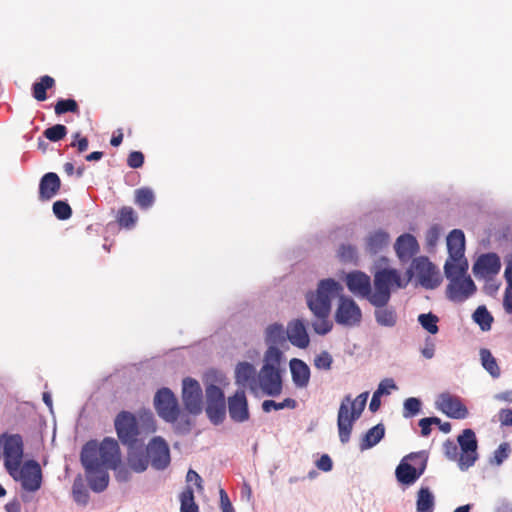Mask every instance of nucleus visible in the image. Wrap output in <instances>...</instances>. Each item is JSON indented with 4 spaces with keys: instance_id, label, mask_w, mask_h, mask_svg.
<instances>
[{
    "instance_id": "nucleus-1",
    "label": "nucleus",
    "mask_w": 512,
    "mask_h": 512,
    "mask_svg": "<svg viewBox=\"0 0 512 512\" xmlns=\"http://www.w3.org/2000/svg\"><path fill=\"white\" fill-rule=\"evenodd\" d=\"M342 284L334 278L321 279L315 290H309L305 294L308 309L313 315L309 323L313 332L325 336L333 329L330 320L332 302L338 297L337 307L334 312V320L338 325L353 328L359 326L362 321V310L351 297L341 295Z\"/></svg>"
},
{
    "instance_id": "nucleus-2",
    "label": "nucleus",
    "mask_w": 512,
    "mask_h": 512,
    "mask_svg": "<svg viewBox=\"0 0 512 512\" xmlns=\"http://www.w3.org/2000/svg\"><path fill=\"white\" fill-rule=\"evenodd\" d=\"M121 460L119 443L112 437H105L100 444L88 441L81 449L80 461L85 470H97L99 466L115 468Z\"/></svg>"
},
{
    "instance_id": "nucleus-3",
    "label": "nucleus",
    "mask_w": 512,
    "mask_h": 512,
    "mask_svg": "<svg viewBox=\"0 0 512 512\" xmlns=\"http://www.w3.org/2000/svg\"><path fill=\"white\" fill-rule=\"evenodd\" d=\"M369 392L359 394L355 399L345 395L341 400L337 413V428L342 444L350 441L354 423L361 417L367 403Z\"/></svg>"
},
{
    "instance_id": "nucleus-4",
    "label": "nucleus",
    "mask_w": 512,
    "mask_h": 512,
    "mask_svg": "<svg viewBox=\"0 0 512 512\" xmlns=\"http://www.w3.org/2000/svg\"><path fill=\"white\" fill-rule=\"evenodd\" d=\"M283 358H279L274 350L265 351L263 365L257 375V384L264 394L276 397L283 389L280 365Z\"/></svg>"
},
{
    "instance_id": "nucleus-5",
    "label": "nucleus",
    "mask_w": 512,
    "mask_h": 512,
    "mask_svg": "<svg viewBox=\"0 0 512 512\" xmlns=\"http://www.w3.org/2000/svg\"><path fill=\"white\" fill-rule=\"evenodd\" d=\"M427 463L428 453L425 450L407 454L395 469L397 481L405 486L413 485L424 474Z\"/></svg>"
},
{
    "instance_id": "nucleus-6",
    "label": "nucleus",
    "mask_w": 512,
    "mask_h": 512,
    "mask_svg": "<svg viewBox=\"0 0 512 512\" xmlns=\"http://www.w3.org/2000/svg\"><path fill=\"white\" fill-rule=\"evenodd\" d=\"M0 442L3 444L4 467L7 472L19 468L24 456V442L20 434L2 433Z\"/></svg>"
},
{
    "instance_id": "nucleus-7",
    "label": "nucleus",
    "mask_w": 512,
    "mask_h": 512,
    "mask_svg": "<svg viewBox=\"0 0 512 512\" xmlns=\"http://www.w3.org/2000/svg\"><path fill=\"white\" fill-rule=\"evenodd\" d=\"M15 481L21 483L23 490L36 492L42 485V470L36 460H27L19 468L7 472Z\"/></svg>"
},
{
    "instance_id": "nucleus-8",
    "label": "nucleus",
    "mask_w": 512,
    "mask_h": 512,
    "mask_svg": "<svg viewBox=\"0 0 512 512\" xmlns=\"http://www.w3.org/2000/svg\"><path fill=\"white\" fill-rule=\"evenodd\" d=\"M457 443L460 448L458 467L461 471H467L475 465L479 458L478 440L474 430L466 428L457 436Z\"/></svg>"
},
{
    "instance_id": "nucleus-9",
    "label": "nucleus",
    "mask_w": 512,
    "mask_h": 512,
    "mask_svg": "<svg viewBox=\"0 0 512 512\" xmlns=\"http://www.w3.org/2000/svg\"><path fill=\"white\" fill-rule=\"evenodd\" d=\"M153 404L157 415L166 423L176 422L180 416L178 399L170 388L158 389L154 395Z\"/></svg>"
},
{
    "instance_id": "nucleus-10",
    "label": "nucleus",
    "mask_w": 512,
    "mask_h": 512,
    "mask_svg": "<svg viewBox=\"0 0 512 512\" xmlns=\"http://www.w3.org/2000/svg\"><path fill=\"white\" fill-rule=\"evenodd\" d=\"M115 431L119 441L126 447L137 445L140 434L135 415L129 411H121L114 420Z\"/></svg>"
},
{
    "instance_id": "nucleus-11",
    "label": "nucleus",
    "mask_w": 512,
    "mask_h": 512,
    "mask_svg": "<svg viewBox=\"0 0 512 512\" xmlns=\"http://www.w3.org/2000/svg\"><path fill=\"white\" fill-rule=\"evenodd\" d=\"M182 401L185 410L192 415H199L203 409V391L200 383L191 377L182 381Z\"/></svg>"
},
{
    "instance_id": "nucleus-12",
    "label": "nucleus",
    "mask_w": 512,
    "mask_h": 512,
    "mask_svg": "<svg viewBox=\"0 0 512 512\" xmlns=\"http://www.w3.org/2000/svg\"><path fill=\"white\" fill-rule=\"evenodd\" d=\"M146 452L153 469L163 471L170 465V448L163 437H153L146 446Z\"/></svg>"
},
{
    "instance_id": "nucleus-13",
    "label": "nucleus",
    "mask_w": 512,
    "mask_h": 512,
    "mask_svg": "<svg viewBox=\"0 0 512 512\" xmlns=\"http://www.w3.org/2000/svg\"><path fill=\"white\" fill-rule=\"evenodd\" d=\"M413 267L416 269L419 284L425 289L437 288L442 279L436 266L426 256L413 259Z\"/></svg>"
},
{
    "instance_id": "nucleus-14",
    "label": "nucleus",
    "mask_w": 512,
    "mask_h": 512,
    "mask_svg": "<svg viewBox=\"0 0 512 512\" xmlns=\"http://www.w3.org/2000/svg\"><path fill=\"white\" fill-rule=\"evenodd\" d=\"M476 285L470 276L450 280L446 288V297L454 303H462L476 292Z\"/></svg>"
},
{
    "instance_id": "nucleus-15",
    "label": "nucleus",
    "mask_w": 512,
    "mask_h": 512,
    "mask_svg": "<svg viewBox=\"0 0 512 512\" xmlns=\"http://www.w3.org/2000/svg\"><path fill=\"white\" fill-rule=\"evenodd\" d=\"M345 282L348 290L352 294L366 299L370 303L373 291L371 287V279L366 273L359 270L349 272L346 275Z\"/></svg>"
},
{
    "instance_id": "nucleus-16",
    "label": "nucleus",
    "mask_w": 512,
    "mask_h": 512,
    "mask_svg": "<svg viewBox=\"0 0 512 512\" xmlns=\"http://www.w3.org/2000/svg\"><path fill=\"white\" fill-rule=\"evenodd\" d=\"M390 299H370V304L374 307L373 316L375 322L386 328H393L398 322V313L396 307L389 305Z\"/></svg>"
},
{
    "instance_id": "nucleus-17",
    "label": "nucleus",
    "mask_w": 512,
    "mask_h": 512,
    "mask_svg": "<svg viewBox=\"0 0 512 512\" xmlns=\"http://www.w3.org/2000/svg\"><path fill=\"white\" fill-rule=\"evenodd\" d=\"M436 407L442 413L453 419H465L468 416V409L458 397L449 393H442L436 401Z\"/></svg>"
},
{
    "instance_id": "nucleus-18",
    "label": "nucleus",
    "mask_w": 512,
    "mask_h": 512,
    "mask_svg": "<svg viewBox=\"0 0 512 512\" xmlns=\"http://www.w3.org/2000/svg\"><path fill=\"white\" fill-rule=\"evenodd\" d=\"M501 269L500 257L493 252L482 254L472 267V272L477 278H486L499 273Z\"/></svg>"
},
{
    "instance_id": "nucleus-19",
    "label": "nucleus",
    "mask_w": 512,
    "mask_h": 512,
    "mask_svg": "<svg viewBox=\"0 0 512 512\" xmlns=\"http://www.w3.org/2000/svg\"><path fill=\"white\" fill-rule=\"evenodd\" d=\"M394 249L399 261L405 264L414 259L420 247L415 236L410 233H404L396 239Z\"/></svg>"
},
{
    "instance_id": "nucleus-20",
    "label": "nucleus",
    "mask_w": 512,
    "mask_h": 512,
    "mask_svg": "<svg viewBox=\"0 0 512 512\" xmlns=\"http://www.w3.org/2000/svg\"><path fill=\"white\" fill-rule=\"evenodd\" d=\"M230 418L237 423H243L250 417L248 401L243 390H237L227 401Z\"/></svg>"
},
{
    "instance_id": "nucleus-21",
    "label": "nucleus",
    "mask_w": 512,
    "mask_h": 512,
    "mask_svg": "<svg viewBox=\"0 0 512 512\" xmlns=\"http://www.w3.org/2000/svg\"><path fill=\"white\" fill-rule=\"evenodd\" d=\"M393 268H382L374 274L372 299H391Z\"/></svg>"
},
{
    "instance_id": "nucleus-22",
    "label": "nucleus",
    "mask_w": 512,
    "mask_h": 512,
    "mask_svg": "<svg viewBox=\"0 0 512 512\" xmlns=\"http://www.w3.org/2000/svg\"><path fill=\"white\" fill-rule=\"evenodd\" d=\"M285 335L286 340L299 349H306L310 344V338L302 319L289 321Z\"/></svg>"
},
{
    "instance_id": "nucleus-23",
    "label": "nucleus",
    "mask_w": 512,
    "mask_h": 512,
    "mask_svg": "<svg viewBox=\"0 0 512 512\" xmlns=\"http://www.w3.org/2000/svg\"><path fill=\"white\" fill-rule=\"evenodd\" d=\"M286 329L283 324L275 322L269 324L264 331V341L267 345L266 351L271 349L278 352L279 358H283V352L280 350V346L286 343Z\"/></svg>"
},
{
    "instance_id": "nucleus-24",
    "label": "nucleus",
    "mask_w": 512,
    "mask_h": 512,
    "mask_svg": "<svg viewBox=\"0 0 512 512\" xmlns=\"http://www.w3.org/2000/svg\"><path fill=\"white\" fill-rule=\"evenodd\" d=\"M257 375L256 368L249 362H239L235 367V382L240 386H249L250 389H255Z\"/></svg>"
},
{
    "instance_id": "nucleus-25",
    "label": "nucleus",
    "mask_w": 512,
    "mask_h": 512,
    "mask_svg": "<svg viewBox=\"0 0 512 512\" xmlns=\"http://www.w3.org/2000/svg\"><path fill=\"white\" fill-rule=\"evenodd\" d=\"M292 381L297 388H305L310 381L309 366L301 359L292 358L289 362Z\"/></svg>"
},
{
    "instance_id": "nucleus-26",
    "label": "nucleus",
    "mask_w": 512,
    "mask_h": 512,
    "mask_svg": "<svg viewBox=\"0 0 512 512\" xmlns=\"http://www.w3.org/2000/svg\"><path fill=\"white\" fill-rule=\"evenodd\" d=\"M61 181L54 172H48L42 176L39 182V199L42 201L50 200L59 191Z\"/></svg>"
},
{
    "instance_id": "nucleus-27",
    "label": "nucleus",
    "mask_w": 512,
    "mask_h": 512,
    "mask_svg": "<svg viewBox=\"0 0 512 512\" xmlns=\"http://www.w3.org/2000/svg\"><path fill=\"white\" fill-rule=\"evenodd\" d=\"M449 259L459 261L464 257L465 235L460 229H453L447 236Z\"/></svg>"
},
{
    "instance_id": "nucleus-28",
    "label": "nucleus",
    "mask_w": 512,
    "mask_h": 512,
    "mask_svg": "<svg viewBox=\"0 0 512 512\" xmlns=\"http://www.w3.org/2000/svg\"><path fill=\"white\" fill-rule=\"evenodd\" d=\"M127 448V463L129 468L136 473H142L146 471L149 466L147 452L144 451L141 447H137V445Z\"/></svg>"
},
{
    "instance_id": "nucleus-29",
    "label": "nucleus",
    "mask_w": 512,
    "mask_h": 512,
    "mask_svg": "<svg viewBox=\"0 0 512 512\" xmlns=\"http://www.w3.org/2000/svg\"><path fill=\"white\" fill-rule=\"evenodd\" d=\"M108 469L99 466L97 470L86 472V479L90 489L95 493H101L105 491L109 485V473Z\"/></svg>"
},
{
    "instance_id": "nucleus-30",
    "label": "nucleus",
    "mask_w": 512,
    "mask_h": 512,
    "mask_svg": "<svg viewBox=\"0 0 512 512\" xmlns=\"http://www.w3.org/2000/svg\"><path fill=\"white\" fill-rule=\"evenodd\" d=\"M389 234L382 230H375L366 237L365 249L371 255H376L381 252L389 243Z\"/></svg>"
},
{
    "instance_id": "nucleus-31",
    "label": "nucleus",
    "mask_w": 512,
    "mask_h": 512,
    "mask_svg": "<svg viewBox=\"0 0 512 512\" xmlns=\"http://www.w3.org/2000/svg\"><path fill=\"white\" fill-rule=\"evenodd\" d=\"M385 436V426L383 423L370 428L362 437L359 449L365 451L376 446Z\"/></svg>"
},
{
    "instance_id": "nucleus-32",
    "label": "nucleus",
    "mask_w": 512,
    "mask_h": 512,
    "mask_svg": "<svg viewBox=\"0 0 512 512\" xmlns=\"http://www.w3.org/2000/svg\"><path fill=\"white\" fill-rule=\"evenodd\" d=\"M435 498L428 487H421L417 493L416 510L417 512H433Z\"/></svg>"
},
{
    "instance_id": "nucleus-33",
    "label": "nucleus",
    "mask_w": 512,
    "mask_h": 512,
    "mask_svg": "<svg viewBox=\"0 0 512 512\" xmlns=\"http://www.w3.org/2000/svg\"><path fill=\"white\" fill-rule=\"evenodd\" d=\"M479 354L483 368L490 374L492 378H499L501 371L496 358L492 355L491 351L486 348H481Z\"/></svg>"
},
{
    "instance_id": "nucleus-34",
    "label": "nucleus",
    "mask_w": 512,
    "mask_h": 512,
    "mask_svg": "<svg viewBox=\"0 0 512 512\" xmlns=\"http://www.w3.org/2000/svg\"><path fill=\"white\" fill-rule=\"evenodd\" d=\"M205 412L212 424L220 425L226 417V402L206 404Z\"/></svg>"
},
{
    "instance_id": "nucleus-35",
    "label": "nucleus",
    "mask_w": 512,
    "mask_h": 512,
    "mask_svg": "<svg viewBox=\"0 0 512 512\" xmlns=\"http://www.w3.org/2000/svg\"><path fill=\"white\" fill-rule=\"evenodd\" d=\"M55 84L54 79L49 75H44L38 82L32 85V94L37 101H45L47 99L46 91Z\"/></svg>"
},
{
    "instance_id": "nucleus-36",
    "label": "nucleus",
    "mask_w": 512,
    "mask_h": 512,
    "mask_svg": "<svg viewBox=\"0 0 512 512\" xmlns=\"http://www.w3.org/2000/svg\"><path fill=\"white\" fill-rule=\"evenodd\" d=\"M180 512H199V507L195 502L194 491L187 485L179 496Z\"/></svg>"
},
{
    "instance_id": "nucleus-37",
    "label": "nucleus",
    "mask_w": 512,
    "mask_h": 512,
    "mask_svg": "<svg viewBox=\"0 0 512 512\" xmlns=\"http://www.w3.org/2000/svg\"><path fill=\"white\" fill-rule=\"evenodd\" d=\"M472 319L479 325L482 331H489L492 326L493 316L488 311L486 306L481 305L476 308L472 314Z\"/></svg>"
},
{
    "instance_id": "nucleus-38",
    "label": "nucleus",
    "mask_w": 512,
    "mask_h": 512,
    "mask_svg": "<svg viewBox=\"0 0 512 512\" xmlns=\"http://www.w3.org/2000/svg\"><path fill=\"white\" fill-rule=\"evenodd\" d=\"M155 202V195L151 188L142 187L135 190V203L141 209H149Z\"/></svg>"
},
{
    "instance_id": "nucleus-39",
    "label": "nucleus",
    "mask_w": 512,
    "mask_h": 512,
    "mask_svg": "<svg viewBox=\"0 0 512 512\" xmlns=\"http://www.w3.org/2000/svg\"><path fill=\"white\" fill-rule=\"evenodd\" d=\"M203 382L205 388L209 385L221 387L228 384L225 373L213 368L205 372L203 376Z\"/></svg>"
},
{
    "instance_id": "nucleus-40",
    "label": "nucleus",
    "mask_w": 512,
    "mask_h": 512,
    "mask_svg": "<svg viewBox=\"0 0 512 512\" xmlns=\"http://www.w3.org/2000/svg\"><path fill=\"white\" fill-rule=\"evenodd\" d=\"M72 495L74 501L82 506H86L89 502V492L86 489L81 478H77L74 480L72 486Z\"/></svg>"
},
{
    "instance_id": "nucleus-41",
    "label": "nucleus",
    "mask_w": 512,
    "mask_h": 512,
    "mask_svg": "<svg viewBox=\"0 0 512 512\" xmlns=\"http://www.w3.org/2000/svg\"><path fill=\"white\" fill-rule=\"evenodd\" d=\"M418 322L421 327L429 332L430 334H436L439 331L438 322L439 318L436 314L432 312L422 313L418 316Z\"/></svg>"
},
{
    "instance_id": "nucleus-42",
    "label": "nucleus",
    "mask_w": 512,
    "mask_h": 512,
    "mask_svg": "<svg viewBox=\"0 0 512 512\" xmlns=\"http://www.w3.org/2000/svg\"><path fill=\"white\" fill-rule=\"evenodd\" d=\"M297 402L293 398H285L282 402H276L274 400H264L262 402V410L265 413H269L272 410H282L285 408L295 409Z\"/></svg>"
},
{
    "instance_id": "nucleus-43",
    "label": "nucleus",
    "mask_w": 512,
    "mask_h": 512,
    "mask_svg": "<svg viewBox=\"0 0 512 512\" xmlns=\"http://www.w3.org/2000/svg\"><path fill=\"white\" fill-rule=\"evenodd\" d=\"M511 447L508 442L501 443L489 458V464L492 466H500L509 457Z\"/></svg>"
},
{
    "instance_id": "nucleus-44",
    "label": "nucleus",
    "mask_w": 512,
    "mask_h": 512,
    "mask_svg": "<svg viewBox=\"0 0 512 512\" xmlns=\"http://www.w3.org/2000/svg\"><path fill=\"white\" fill-rule=\"evenodd\" d=\"M457 261L447 260L444 264V273L447 279L453 280L455 278L465 276L467 264L465 266L458 265Z\"/></svg>"
},
{
    "instance_id": "nucleus-45",
    "label": "nucleus",
    "mask_w": 512,
    "mask_h": 512,
    "mask_svg": "<svg viewBox=\"0 0 512 512\" xmlns=\"http://www.w3.org/2000/svg\"><path fill=\"white\" fill-rule=\"evenodd\" d=\"M422 402L419 398L409 397L403 403V417L406 419L418 415L421 411Z\"/></svg>"
},
{
    "instance_id": "nucleus-46",
    "label": "nucleus",
    "mask_w": 512,
    "mask_h": 512,
    "mask_svg": "<svg viewBox=\"0 0 512 512\" xmlns=\"http://www.w3.org/2000/svg\"><path fill=\"white\" fill-rule=\"evenodd\" d=\"M338 257L344 263H356L358 259L357 249L351 244H342L338 249Z\"/></svg>"
},
{
    "instance_id": "nucleus-47",
    "label": "nucleus",
    "mask_w": 512,
    "mask_h": 512,
    "mask_svg": "<svg viewBox=\"0 0 512 512\" xmlns=\"http://www.w3.org/2000/svg\"><path fill=\"white\" fill-rule=\"evenodd\" d=\"M173 424V428L176 434L179 435H187L190 433L192 428V420L187 414H182L180 412L179 418L176 422H169Z\"/></svg>"
},
{
    "instance_id": "nucleus-48",
    "label": "nucleus",
    "mask_w": 512,
    "mask_h": 512,
    "mask_svg": "<svg viewBox=\"0 0 512 512\" xmlns=\"http://www.w3.org/2000/svg\"><path fill=\"white\" fill-rule=\"evenodd\" d=\"M68 130L67 127L63 124H55L44 131V136L51 142H58L62 140Z\"/></svg>"
},
{
    "instance_id": "nucleus-49",
    "label": "nucleus",
    "mask_w": 512,
    "mask_h": 512,
    "mask_svg": "<svg viewBox=\"0 0 512 512\" xmlns=\"http://www.w3.org/2000/svg\"><path fill=\"white\" fill-rule=\"evenodd\" d=\"M206 404L209 403H223L225 401V394L221 387L209 385L205 388Z\"/></svg>"
},
{
    "instance_id": "nucleus-50",
    "label": "nucleus",
    "mask_w": 512,
    "mask_h": 512,
    "mask_svg": "<svg viewBox=\"0 0 512 512\" xmlns=\"http://www.w3.org/2000/svg\"><path fill=\"white\" fill-rule=\"evenodd\" d=\"M137 216L131 207H123L119 211L118 222L119 225L125 228L134 226Z\"/></svg>"
},
{
    "instance_id": "nucleus-51",
    "label": "nucleus",
    "mask_w": 512,
    "mask_h": 512,
    "mask_svg": "<svg viewBox=\"0 0 512 512\" xmlns=\"http://www.w3.org/2000/svg\"><path fill=\"white\" fill-rule=\"evenodd\" d=\"M53 213L59 220H67L72 215V209L67 201L57 200L53 203Z\"/></svg>"
},
{
    "instance_id": "nucleus-52",
    "label": "nucleus",
    "mask_w": 512,
    "mask_h": 512,
    "mask_svg": "<svg viewBox=\"0 0 512 512\" xmlns=\"http://www.w3.org/2000/svg\"><path fill=\"white\" fill-rule=\"evenodd\" d=\"M67 112H78V104L74 99H59L55 105V113L62 115Z\"/></svg>"
},
{
    "instance_id": "nucleus-53",
    "label": "nucleus",
    "mask_w": 512,
    "mask_h": 512,
    "mask_svg": "<svg viewBox=\"0 0 512 512\" xmlns=\"http://www.w3.org/2000/svg\"><path fill=\"white\" fill-rule=\"evenodd\" d=\"M333 358L328 351H322L314 359V365L318 369L329 370L331 369Z\"/></svg>"
},
{
    "instance_id": "nucleus-54",
    "label": "nucleus",
    "mask_w": 512,
    "mask_h": 512,
    "mask_svg": "<svg viewBox=\"0 0 512 512\" xmlns=\"http://www.w3.org/2000/svg\"><path fill=\"white\" fill-rule=\"evenodd\" d=\"M107 469L113 470L115 472V478L120 483L128 482L131 478L129 466L126 467L125 465H123L121 460L117 463V466L115 468Z\"/></svg>"
},
{
    "instance_id": "nucleus-55",
    "label": "nucleus",
    "mask_w": 512,
    "mask_h": 512,
    "mask_svg": "<svg viewBox=\"0 0 512 512\" xmlns=\"http://www.w3.org/2000/svg\"><path fill=\"white\" fill-rule=\"evenodd\" d=\"M458 447H459V445H457L454 441L447 439L443 443V450H444L445 456L451 461L458 462V458L460 455L458 452Z\"/></svg>"
},
{
    "instance_id": "nucleus-56",
    "label": "nucleus",
    "mask_w": 512,
    "mask_h": 512,
    "mask_svg": "<svg viewBox=\"0 0 512 512\" xmlns=\"http://www.w3.org/2000/svg\"><path fill=\"white\" fill-rule=\"evenodd\" d=\"M144 164V154L140 151H132L127 158V165L130 168H140Z\"/></svg>"
},
{
    "instance_id": "nucleus-57",
    "label": "nucleus",
    "mask_w": 512,
    "mask_h": 512,
    "mask_svg": "<svg viewBox=\"0 0 512 512\" xmlns=\"http://www.w3.org/2000/svg\"><path fill=\"white\" fill-rule=\"evenodd\" d=\"M397 389H398V387L392 378H385L379 383L376 391H381V396H382V395H389L391 390H397Z\"/></svg>"
},
{
    "instance_id": "nucleus-58",
    "label": "nucleus",
    "mask_w": 512,
    "mask_h": 512,
    "mask_svg": "<svg viewBox=\"0 0 512 512\" xmlns=\"http://www.w3.org/2000/svg\"><path fill=\"white\" fill-rule=\"evenodd\" d=\"M440 236V228L438 225L431 226L426 232V243L428 246L433 247L436 245Z\"/></svg>"
},
{
    "instance_id": "nucleus-59",
    "label": "nucleus",
    "mask_w": 512,
    "mask_h": 512,
    "mask_svg": "<svg viewBox=\"0 0 512 512\" xmlns=\"http://www.w3.org/2000/svg\"><path fill=\"white\" fill-rule=\"evenodd\" d=\"M316 466L319 470L329 472L333 468V462L328 454H323L316 462Z\"/></svg>"
},
{
    "instance_id": "nucleus-60",
    "label": "nucleus",
    "mask_w": 512,
    "mask_h": 512,
    "mask_svg": "<svg viewBox=\"0 0 512 512\" xmlns=\"http://www.w3.org/2000/svg\"><path fill=\"white\" fill-rule=\"evenodd\" d=\"M186 481L193 482L199 491L203 490V480L201 476L193 469H189L186 474Z\"/></svg>"
},
{
    "instance_id": "nucleus-61",
    "label": "nucleus",
    "mask_w": 512,
    "mask_h": 512,
    "mask_svg": "<svg viewBox=\"0 0 512 512\" xmlns=\"http://www.w3.org/2000/svg\"><path fill=\"white\" fill-rule=\"evenodd\" d=\"M219 495H220V507H221L222 512L234 509L232 506V503L228 497V494L226 493V491L224 489H220Z\"/></svg>"
},
{
    "instance_id": "nucleus-62",
    "label": "nucleus",
    "mask_w": 512,
    "mask_h": 512,
    "mask_svg": "<svg viewBox=\"0 0 512 512\" xmlns=\"http://www.w3.org/2000/svg\"><path fill=\"white\" fill-rule=\"evenodd\" d=\"M503 306L508 314H512V288L506 287L503 299Z\"/></svg>"
},
{
    "instance_id": "nucleus-63",
    "label": "nucleus",
    "mask_w": 512,
    "mask_h": 512,
    "mask_svg": "<svg viewBox=\"0 0 512 512\" xmlns=\"http://www.w3.org/2000/svg\"><path fill=\"white\" fill-rule=\"evenodd\" d=\"M500 422L503 426H512V410L501 409L499 412Z\"/></svg>"
},
{
    "instance_id": "nucleus-64",
    "label": "nucleus",
    "mask_w": 512,
    "mask_h": 512,
    "mask_svg": "<svg viewBox=\"0 0 512 512\" xmlns=\"http://www.w3.org/2000/svg\"><path fill=\"white\" fill-rule=\"evenodd\" d=\"M407 285L408 281L403 280L399 272L393 268L392 287L403 289L406 288Z\"/></svg>"
}]
</instances>
